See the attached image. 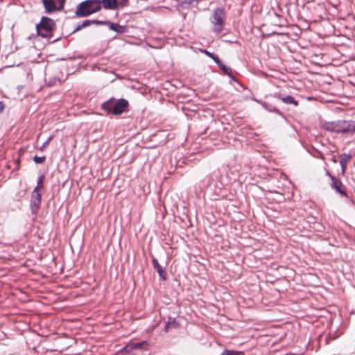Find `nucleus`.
I'll return each mask as SVG.
<instances>
[{
  "instance_id": "obj_5",
  "label": "nucleus",
  "mask_w": 355,
  "mask_h": 355,
  "mask_svg": "<svg viewBox=\"0 0 355 355\" xmlns=\"http://www.w3.org/2000/svg\"><path fill=\"white\" fill-rule=\"evenodd\" d=\"M211 23L214 26V32L217 33L222 32L225 23V13L222 9L217 8L214 10Z\"/></svg>"
},
{
  "instance_id": "obj_10",
  "label": "nucleus",
  "mask_w": 355,
  "mask_h": 355,
  "mask_svg": "<svg viewBox=\"0 0 355 355\" xmlns=\"http://www.w3.org/2000/svg\"><path fill=\"white\" fill-rule=\"evenodd\" d=\"M152 261L153 267L156 269L160 278L165 280L166 279V272L165 269L159 265L158 261L155 258H153Z\"/></svg>"
},
{
  "instance_id": "obj_26",
  "label": "nucleus",
  "mask_w": 355,
  "mask_h": 355,
  "mask_svg": "<svg viewBox=\"0 0 355 355\" xmlns=\"http://www.w3.org/2000/svg\"><path fill=\"white\" fill-rule=\"evenodd\" d=\"M5 108V105L2 102H0V113H1Z\"/></svg>"
},
{
  "instance_id": "obj_8",
  "label": "nucleus",
  "mask_w": 355,
  "mask_h": 355,
  "mask_svg": "<svg viewBox=\"0 0 355 355\" xmlns=\"http://www.w3.org/2000/svg\"><path fill=\"white\" fill-rule=\"evenodd\" d=\"M328 175H329V178L331 180V182L330 184L331 188L336 190V191L342 196L347 197L345 187L343 185L342 182L334 175H331L329 173H328Z\"/></svg>"
},
{
  "instance_id": "obj_14",
  "label": "nucleus",
  "mask_w": 355,
  "mask_h": 355,
  "mask_svg": "<svg viewBox=\"0 0 355 355\" xmlns=\"http://www.w3.org/2000/svg\"><path fill=\"white\" fill-rule=\"evenodd\" d=\"M44 175H42L39 177L37 182V186L35 187L33 190H36L37 192H42V189L44 188Z\"/></svg>"
},
{
  "instance_id": "obj_1",
  "label": "nucleus",
  "mask_w": 355,
  "mask_h": 355,
  "mask_svg": "<svg viewBox=\"0 0 355 355\" xmlns=\"http://www.w3.org/2000/svg\"><path fill=\"white\" fill-rule=\"evenodd\" d=\"M101 9V0H85L77 5L75 15L77 17H86Z\"/></svg>"
},
{
  "instance_id": "obj_17",
  "label": "nucleus",
  "mask_w": 355,
  "mask_h": 355,
  "mask_svg": "<svg viewBox=\"0 0 355 355\" xmlns=\"http://www.w3.org/2000/svg\"><path fill=\"white\" fill-rule=\"evenodd\" d=\"M146 345H147V342H146V341H143V342H140V343H132V344L131 345V348H132V349H142V348H144Z\"/></svg>"
},
{
  "instance_id": "obj_16",
  "label": "nucleus",
  "mask_w": 355,
  "mask_h": 355,
  "mask_svg": "<svg viewBox=\"0 0 355 355\" xmlns=\"http://www.w3.org/2000/svg\"><path fill=\"white\" fill-rule=\"evenodd\" d=\"M220 355H244V352L242 351L225 349Z\"/></svg>"
},
{
  "instance_id": "obj_27",
  "label": "nucleus",
  "mask_w": 355,
  "mask_h": 355,
  "mask_svg": "<svg viewBox=\"0 0 355 355\" xmlns=\"http://www.w3.org/2000/svg\"><path fill=\"white\" fill-rule=\"evenodd\" d=\"M51 137H49L48 139L44 143L43 146H46V145H48L49 141H51Z\"/></svg>"
},
{
  "instance_id": "obj_11",
  "label": "nucleus",
  "mask_w": 355,
  "mask_h": 355,
  "mask_svg": "<svg viewBox=\"0 0 355 355\" xmlns=\"http://www.w3.org/2000/svg\"><path fill=\"white\" fill-rule=\"evenodd\" d=\"M108 26L110 30H112L117 33H124L127 31V28L125 26H121L117 23H113L109 21Z\"/></svg>"
},
{
  "instance_id": "obj_20",
  "label": "nucleus",
  "mask_w": 355,
  "mask_h": 355,
  "mask_svg": "<svg viewBox=\"0 0 355 355\" xmlns=\"http://www.w3.org/2000/svg\"><path fill=\"white\" fill-rule=\"evenodd\" d=\"M109 21H101L97 19H92V25H107L108 26Z\"/></svg>"
},
{
  "instance_id": "obj_24",
  "label": "nucleus",
  "mask_w": 355,
  "mask_h": 355,
  "mask_svg": "<svg viewBox=\"0 0 355 355\" xmlns=\"http://www.w3.org/2000/svg\"><path fill=\"white\" fill-rule=\"evenodd\" d=\"M201 51L203 53H205V55H207L208 57L211 58H213V56L214 55V53H211V52H209V51H208L207 50H205H205H202Z\"/></svg>"
},
{
  "instance_id": "obj_19",
  "label": "nucleus",
  "mask_w": 355,
  "mask_h": 355,
  "mask_svg": "<svg viewBox=\"0 0 355 355\" xmlns=\"http://www.w3.org/2000/svg\"><path fill=\"white\" fill-rule=\"evenodd\" d=\"M348 132H355V121H348Z\"/></svg>"
},
{
  "instance_id": "obj_29",
  "label": "nucleus",
  "mask_w": 355,
  "mask_h": 355,
  "mask_svg": "<svg viewBox=\"0 0 355 355\" xmlns=\"http://www.w3.org/2000/svg\"><path fill=\"white\" fill-rule=\"evenodd\" d=\"M333 161H334V162H336V159H333Z\"/></svg>"
},
{
  "instance_id": "obj_7",
  "label": "nucleus",
  "mask_w": 355,
  "mask_h": 355,
  "mask_svg": "<svg viewBox=\"0 0 355 355\" xmlns=\"http://www.w3.org/2000/svg\"><path fill=\"white\" fill-rule=\"evenodd\" d=\"M42 192H37L33 190L31 195L30 208L33 214H36L40 208L42 202Z\"/></svg>"
},
{
  "instance_id": "obj_9",
  "label": "nucleus",
  "mask_w": 355,
  "mask_h": 355,
  "mask_svg": "<svg viewBox=\"0 0 355 355\" xmlns=\"http://www.w3.org/2000/svg\"><path fill=\"white\" fill-rule=\"evenodd\" d=\"M352 159V155L350 154L343 153L340 155L339 163L342 169V174L343 175L345 173L347 168V162Z\"/></svg>"
},
{
  "instance_id": "obj_15",
  "label": "nucleus",
  "mask_w": 355,
  "mask_h": 355,
  "mask_svg": "<svg viewBox=\"0 0 355 355\" xmlns=\"http://www.w3.org/2000/svg\"><path fill=\"white\" fill-rule=\"evenodd\" d=\"M92 25V19H86L83 21L82 23L78 24V26L76 27L73 33H75L76 31H78L81 30L83 28H86L89 26Z\"/></svg>"
},
{
  "instance_id": "obj_6",
  "label": "nucleus",
  "mask_w": 355,
  "mask_h": 355,
  "mask_svg": "<svg viewBox=\"0 0 355 355\" xmlns=\"http://www.w3.org/2000/svg\"><path fill=\"white\" fill-rule=\"evenodd\" d=\"M46 12L51 13L64 8L65 0H42Z\"/></svg>"
},
{
  "instance_id": "obj_13",
  "label": "nucleus",
  "mask_w": 355,
  "mask_h": 355,
  "mask_svg": "<svg viewBox=\"0 0 355 355\" xmlns=\"http://www.w3.org/2000/svg\"><path fill=\"white\" fill-rule=\"evenodd\" d=\"M279 98L281 99V101L287 105H294L295 106L298 105V101H295L294 98L291 96H286L281 97L280 95H279Z\"/></svg>"
},
{
  "instance_id": "obj_3",
  "label": "nucleus",
  "mask_w": 355,
  "mask_h": 355,
  "mask_svg": "<svg viewBox=\"0 0 355 355\" xmlns=\"http://www.w3.org/2000/svg\"><path fill=\"white\" fill-rule=\"evenodd\" d=\"M55 26V24L53 19L48 17H42L40 23L36 25L37 33L42 37H47Z\"/></svg>"
},
{
  "instance_id": "obj_28",
  "label": "nucleus",
  "mask_w": 355,
  "mask_h": 355,
  "mask_svg": "<svg viewBox=\"0 0 355 355\" xmlns=\"http://www.w3.org/2000/svg\"><path fill=\"white\" fill-rule=\"evenodd\" d=\"M273 111H274L275 112H277V113H278V112H279V110H278L277 109H276V108H275V109L273 110Z\"/></svg>"
},
{
  "instance_id": "obj_21",
  "label": "nucleus",
  "mask_w": 355,
  "mask_h": 355,
  "mask_svg": "<svg viewBox=\"0 0 355 355\" xmlns=\"http://www.w3.org/2000/svg\"><path fill=\"white\" fill-rule=\"evenodd\" d=\"M45 157L44 156H42V157H39V156H37L35 155L34 157H33V161L36 163V164H42L44 162L45 160Z\"/></svg>"
},
{
  "instance_id": "obj_12",
  "label": "nucleus",
  "mask_w": 355,
  "mask_h": 355,
  "mask_svg": "<svg viewBox=\"0 0 355 355\" xmlns=\"http://www.w3.org/2000/svg\"><path fill=\"white\" fill-rule=\"evenodd\" d=\"M101 5L105 9L115 10L118 8V2L116 0H101Z\"/></svg>"
},
{
  "instance_id": "obj_22",
  "label": "nucleus",
  "mask_w": 355,
  "mask_h": 355,
  "mask_svg": "<svg viewBox=\"0 0 355 355\" xmlns=\"http://www.w3.org/2000/svg\"><path fill=\"white\" fill-rule=\"evenodd\" d=\"M129 4V0H121L119 2H118V8L119 7H125L128 6Z\"/></svg>"
},
{
  "instance_id": "obj_18",
  "label": "nucleus",
  "mask_w": 355,
  "mask_h": 355,
  "mask_svg": "<svg viewBox=\"0 0 355 355\" xmlns=\"http://www.w3.org/2000/svg\"><path fill=\"white\" fill-rule=\"evenodd\" d=\"M218 67H220V69L223 71V72L225 74L230 75V73H232L231 68L223 64L222 62L219 64Z\"/></svg>"
},
{
  "instance_id": "obj_25",
  "label": "nucleus",
  "mask_w": 355,
  "mask_h": 355,
  "mask_svg": "<svg viewBox=\"0 0 355 355\" xmlns=\"http://www.w3.org/2000/svg\"><path fill=\"white\" fill-rule=\"evenodd\" d=\"M174 323H175V320H173V322H169V321H168V322L166 324V326H165V328H164L165 331H168V329H169V328H170V327H171V324H173Z\"/></svg>"
},
{
  "instance_id": "obj_23",
  "label": "nucleus",
  "mask_w": 355,
  "mask_h": 355,
  "mask_svg": "<svg viewBox=\"0 0 355 355\" xmlns=\"http://www.w3.org/2000/svg\"><path fill=\"white\" fill-rule=\"evenodd\" d=\"M211 59L218 64V66L219 65L220 63H221V61L220 60L219 58L216 55H214Z\"/></svg>"
},
{
  "instance_id": "obj_4",
  "label": "nucleus",
  "mask_w": 355,
  "mask_h": 355,
  "mask_svg": "<svg viewBox=\"0 0 355 355\" xmlns=\"http://www.w3.org/2000/svg\"><path fill=\"white\" fill-rule=\"evenodd\" d=\"M326 130L336 133H348V121L338 120L336 121L327 122L324 125Z\"/></svg>"
},
{
  "instance_id": "obj_2",
  "label": "nucleus",
  "mask_w": 355,
  "mask_h": 355,
  "mask_svg": "<svg viewBox=\"0 0 355 355\" xmlns=\"http://www.w3.org/2000/svg\"><path fill=\"white\" fill-rule=\"evenodd\" d=\"M128 102L127 100L121 98L117 101L110 100L102 105V108L114 115L122 114L127 110Z\"/></svg>"
}]
</instances>
